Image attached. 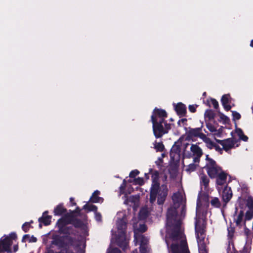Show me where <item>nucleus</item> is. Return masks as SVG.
I'll use <instances>...</instances> for the list:
<instances>
[{
    "instance_id": "dca6fc26",
    "label": "nucleus",
    "mask_w": 253,
    "mask_h": 253,
    "mask_svg": "<svg viewBox=\"0 0 253 253\" xmlns=\"http://www.w3.org/2000/svg\"><path fill=\"white\" fill-rule=\"evenodd\" d=\"M232 197V192L230 187L227 185L225 186L222 192V200L223 202L227 204Z\"/></svg>"
},
{
    "instance_id": "20e7f679",
    "label": "nucleus",
    "mask_w": 253,
    "mask_h": 253,
    "mask_svg": "<svg viewBox=\"0 0 253 253\" xmlns=\"http://www.w3.org/2000/svg\"><path fill=\"white\" fill-rule=\"evenodd\" d=\"M68 224L63 216L59 219L56 223L58 232L61 234H72L75 236L77 233V230L72 226H68Z\"/></svg>"
},
{
    "instance_id": "ea45409f",
    "label": "nucleus",
    "mask_w": 253,
    "mask_h": 253,
    "mask_svg": "<svg viewBox=\"0 0 253 253\" xmlns=\"http://www.w3.org/2000/svg\"><path fill=\"white\" fill-rule=\"evenodd\" d=\"M212 206L215 208H219L221 206L220 202L218 198L215 197L211 202Z\"/></svg>"
},
{
    "instance_id": "c85d7f7f",
    "label": "nucleus",
    "mask_w": 253,
    "mask_h": 253,
    "mask_svg": "<svg viewBox=\"0 0 253 253\" xmlns=\"http://www.w3.org/2000/svg\"><path fill=\"white\" fill-rule=\"evenodd\" d=\"M83 209L86 210L87 212L93 211L95 212L97 211V207L95 205L92 204L89 205L86 203L83 206Z\"/></svg>"
},
{
    "instance_id": "69168bd1",
    "label": "nucleus",
    "mask_w": 253,
    "mask_h": 253,
    "mask_svg": "<svg viewBox=\"0 0 253 253\" xmlns=\"http://www.w3.org/2000/svg\"><path fill=\"white\" fill-rule=\"evenodd\" d=\"M30 236L28 234H25L23 236L22 239V242L24 243L26 242L27 239H29Z\"/></svg>"
},
{
    "instance_id": "f257e3e1",
    "label": "nucleus",
    "mask_w": 253,
    "mask_h": 253,
    "mask_svg": "<svg viewBox=\"0 0 253 253\" xmlns=\"http://www.w3.org/2000/svg\"><path fill=\"white\" fill-rule=\"evenodd\" d=\"M155 188V192L153 191V188H150V202L151 204H153L157 198V204L158 205H163L166 201L168 195L169 189L167 185L164 184Z\"/></svg>"
},
{
    "instance_id": "79ce46f5",
    "label": "nucleus",
    "mask_w": 253,
    "mask_h": 253,
    "mask_svg": "<svg viewBox=\"0 0 253 253\" xmlns=\"http://www.w3.org/2000/svg\"><path fill=\"white\" fill-rule=\"evenodd\" d=\"M246 205L249 210H253V198L249 196L247 200Z\"/></svg>"
},
{
    "instance_id": "58836bf2",
    "label": "nucleus",
    "mask_w": 253,
    "mask_h": 253,
    "mask_svg": "<svg viewBox=\"0 0 253 253\" xmlns=\"http://www.w3.org/2000/svg\"><path fill=\"white\" fill-rule=\"evenodd\" d=\"M198 166V164H195L194 163L190 164L187 166V168L186 169V171L189 172H193L196 169Z\"/></svg>"
},
{
    "instance_id": "bb28decb",
    "label": "nucleus",
    "mask_w": 253,
    "mask_h": 253,
    "mask_svg": "<svg viewBox=\"0 0 253 253\" xmlns=\"http://www.w3.org/2000/svg\"><path fill=\"white\" fill-rule=\"evenodd\" d=\"M152 115H155L157 118L162 117L167 118L168 117L167 113L165 110L157 108H155L153 110Z\"/></svg>"
},
{
    "instance_id": "a19ab883",
    "label": "nucleus",
    "mask_w": 253,
    "mask_h": 253,
    "mask_svg": "<svg viewBox=\"0 0 253 253\" xmlns=\"http://www.w3.org/2000/svg\"><path fill=\"white\" fill-rule=\"evenodd\" d=\"M199 253H208L205 243L203 242L199 246Z\"/></svg>"
},
{
    "instance_id": "7ed1b4c3",
    "label": "nucleus",
    "mask_w": 253,
    "mask_h": 253,
    "mask_svg": "<svg viewBox=\"0 0 253 253\" xmlns=\"http://www.w3.org/2000/svg\"><path fill=\"white\" fill-rule=\"evenodd\" d=\"M17 239V236L15 232H11L8 235H4L0 239V252L12 253L11 246L13 241Z\"/></svg>"
},
{
    "instance_id": "a211bd4d",
    "label": "nucleus",
    "mask_w": 253,
    "mask_h": 253,
    "mask_svg": "<svg viewBox=\"0 0 253 253\" xmlns=\"http://www.w3.org/2000/svg\"><path fill=\"white\" fill-rule=\"evenodd\" d=\"M227 174L223 170H221L217 176L216 178V184L218 185H223L226 182Z\"/></svg>"
},
{
    "instance_id": "0e129e2a",
    "label": "nucleus",
    "mask_w": 253,
    "mask_h": 253,
    "mask_svg": "<svg viewBox=\"0 0 253 253\" xmlns=\"http://www.w3.org/2000/svg\"><path fill=\"white\" fill-rule=\"evenodd\" d=\"M37 241V239L34 237V236H32L31 237H30L29 239V243H35Z\"/></svg>"
},
{
    "instance_id": "2eb2a0df",
    "label": "nucleus",
    "mask_w": 253,
    "mask_h": 253,
    "mask_svg": "<svg viewBox=\"0 0 253 253\" xmlns=\"http://www.w3.org/2000/svg\"><path fill=\"white\" fill-rule=\"evenodd\" d=\"M231 97L229 94H226L222 95L221 102L224 109L226 111H230L231 106L228 104L231 102Z\"/></svg>"
},
{
    "instance_id": "c9c22d12",
    "label": "nucleus",
    "mask_w": 253,
    "mask_h": 253,
    "mask_svg": "<svg viewBox=\"0 0 253 253\" xmlns=\"http://www.w3.org/2000/svg\"><path fill=\"white\" fill-rule=\"evenodd\" d=\"M228 230V239L230 241H233V238L235 233V228L232 226H230L227 228Z\"/></svg>"
},
{
    "instance_id": "cd10ccee",
    "label": "nucleus",
    "mask_w": 253,
    "mask_h": 253,
    "mask_svg": "<svg viewBox=\"0 0 253 253\" xmlns=\"http://www.w3.org/2000/svg\"><path fill=\"white\" fill-rule=\"evenodd\" d=\"M203 141L206 143V146L210 149L213 148L215 143L212 141L211 139L206 135L202 139Z\"/></svg>"
},
{
    "instance_id": "4d7b16f0",
    "label": "nucleus",
    "mask_w": 253,
    "mask_h": 253,
    "mask_svg": "<svg viewBox=\"0 0 253 253\" xmlns=\"http://www.w3.org/2000/svg\"><path fill=\"white\" fill-rule=\"evenodd\" d=\"M147 229V226L145 224H140L139 225V230L143 233L146 231Z\"/></svg>"
},
{
    "instance_id": "5701e85b",
    "label": "nucleus",
    "mask_w": 253,
    "mask_h": 253,
    "mask_svg": "<svg viewBox=\"0 0 253 253\" xmlns=\"http://www.w3.org/2000/svg\"><path fill=\"white\" fill-rule=\"evenodd\" d=\"M67 209L64 208L63 204H59L54 209L53 213L54 215H62L65 214L67 212Z\"/></svg>"
},
{
    "instance_id": "f03ea898",
    "label": "nucleus",
    "mask_w": 253,
    "mask_h": 253,
    "mask_svg": "<svg viewBox=\"0 0 253 253\" xmlns=\"http://www.w3.org/2000/svg\"><path fill=\"white\" fill-rule=\"evenodd\" d=\"M127 223L123 219H121L117 223L118 235L116 237L117 245L123 251L127 249L128 243L126 240V229Z\"/></svg>"
},
{
    "instance_id": "13d9d810",
    "label": "nucleus",
    "mask_w": 253,
    "mask_h": 253,
    "mask_svg": "<svg viewBox=\"0 0 253 253\" xmlns=\"http://www.w3.org/2000/svg\"><path fill=\"white\" fill-rule=\"evenodd\" d=\"M108 253H122V252L118 248H114L109 251Z\"/></svg>"
},
{
    "instance_id": "f704fd0d",
    "label": "nucleus",
    "mask_w": 253,
    "mask_h": 253,
    "mask_svg": "<svg viewBox=\"0 0 253 253\" xmlns=\"http://www.w3.org/2000/svg\"><path fill=\"white\" fill-rule=\"evenodd\" d=\"M154 148L157 152H163L165 149V146L162 142H155L154 144Z\"/></svg>"
},
{
    "instance_id": "1a4fd4ad",
    "label": "nucleus",
    "mask_w": 253,
    "mask_h": 253,
    "mask_svg": "<svg viewBox=\"0 0 253 253\" xmlns=\"http://www.w3.org/2000/svg\"><path fill=\"white\" fill-rule=\"evenodd\" d=\"M202 128L203 125L200 127L194 128L189 127V130L186 132V140L193 141V138L194 137H199L202 139L206 135L205 134L202 132Z\"/></svg>"
},
{
    "instance_id": "9b49d317",
    "label": "nucleus",
    "mask_w": 253,
    "mask_h": 253,
    "mask_svg": "<svg viewBox=\"0 0 253 253\" xmlns=\"http://www.w3.org/2000/svg\"><path fill=\"white\" fill-rule=\"evenodd\" d=\"M177 212L176 209L174 208H170L168 209L167 213V225H172L177 222H181L177 219Z\"/></svg>"
},
{
    "instance_id": "37998d69",
    "label": "nucleus",
    "mask_w": 253,
    "mask_h": 253,
    "mask_svg": "<svg viewBox=\"0 0 253 253\" xmlns=\"http://www.w3.org/2000/svg\"><path fill=\"white\" fill-rule=\"evenodd\" d=\"M31 227H33L30 225V222H26L22 226V229L25 232H27Z\"/></svg>"
},
{
    "instance_id": "774afa93",
    "label": "nucleus",
    "mask_w": 253,
    "mask_h": 253,
    "mask_svg": "<svg viewBox=\"0 0 253 253\" xmlns=\"http://www.w3.org/2000/svg\"><path fill=\"white\" fill-rule=\"evenodd\" d=\"M81 211V210L80 208V207H77L75 210L73 211V212H74L75 213L80 214Z\"/></svg>"
},
{
    "instance_id": "c03bdc74",
    "label": "nucleus",
    "mask_w": 253,
    "mask_h": 253,
    "mask_svg": "<svg viewBox=\"0 0 253 253\" xmlns=\"http://www.w3.org/2000/svg\"><path fill=\"white\" fill-rule=\"evenodd\" d=\"M134 183L136 185L141 186L144 184V180L143 178L138 177L134 179Z\"/></svg>"
},
{
    "instance_id": "f8f14e48",
    "label": "nucleus",
    "mask_w": 253,
    "mask_h": 253,
    "mask_svg": "<svg viewBox=\"0 0 253 253\" xmlns=\"http://www.w3.org/2000/svg\"><path fill=\"white\" fill-rule=\"evenodd\" d=\"M149 173L151 174L152 177V182L151 188H153V191L155 192V188L160 186L159 182L160 173L159 171L157 170H154L153 169L150 168L149 169Z\"/></svg>"
},
{
    "instance_id": "864d4df0",
    "label": "nucleus",
    "mask_w": 253,
    "mask_h": 253,
    "mask_svg": "<svg viewBox=\"0 0 253 253\" xmlns=\"http://www.w3.org/2000/svg\"><path fill=\"white\" fill-rule=\"evenodd\" d=\"M155 116V117H156V116L155 115H154ZM165 118H163V117H162V118H156L155 117V119L156 120V122H157L158 123H161V124L163 125V124H164L165 122H166V121H165Z\"/></svg>"
},
{
    "instance_id": "e2e57ef3",
    "label": "nucleus",
    "mask_w": 253,
    "mask_h": 253,
    "mask_svg": "<svg viewBox=\"0 0 253 253\" xmlns=\"http://www.w3.org/2000/svg\"><path fill=\"white\" fill-rule=\"evenodd\" d=\"M241 140H242L244 141H247L248 140V137L245 135L244 133L241 135V137H239Z\"/></svg>"
},
{
    "instance_id": "09e8293b",
    "label": "nucleus",
    "mask_w": 253,
    "mask_h": 253,
    "mask_svg": "<svg viewBox=\"0 0 253 253\" xmlns=\"http://www.w3.org/2000/svg\"><path fill=\"white\" fill-rule=\"evenodd\" d=\"M244 226L245 235L247 236V238H248L251 235V230L247 227L245 222H244Z\"/></svg>"
},
{
    "instance_id": "3c124183",
    "label": "nucleus",
    "mask_w": 253,
    "mask_h": 253,
    "mask_svg": "<svg viewBox=\"0 0 253 253\" xmlns=\"http://www.w3.org/2000/svg\"><path fill=\"white\" fill-rule=\"evenodd\" d=\"M197 107V105H190L188 106V109L190 112L195 113L196 111V108Z\"/></svg>"
},
{
    "instance_id": "72a5a7b5",
    "label": "nucleus",
    "mask_w": 253,
    "mask_h": 253,
    "mask_svg": "<svg viewBox=\"0 0 253 253\" xmlns=\"http://www.w3.org/2000/svg\"><path fill=\"white\" fill-rule=\"evenodd\" d=\"M72 224L74 227L79 228L84 226V222L81 219L75 217Z\"/></svg>"
},
{
    "instance_id": "4c0bfd02",
    "label": "nucleus",
    "mask_w": 253,
    "mask_h": 253,
    "mask_svg": "<svg viewBox=\"0 0 253 253\" xmlns=\"http://www.w3.org/2000/svg\"><path fill=\"white\" fill-rule=\"evenodd\" d=\"M218 113L219 114L220 119L223 121L224 124H229L230 119L227 116L220 112L219 111H218Z\"/></svg>"
},
{
    "instance_id": "a878e982",
    "label": "nucleus",
    "mask_w": 253,
    "mask_h": 253,
    "mask_svg": "<svg viewBox=\"0 0 253 253\" xmlns=\"http://www.w3.org/2000/svg\"><path fill=\"white\" fill-rule=\"evenodd\" d=\"M244 211L241 210L238 215H237V217L234 218V222H235L236 226L239 228H241L242 226L241 224L244 219Z\"/></svg>"
},
{
    "instance_id": "412c9836",
    "label": "nucleus",
    "mask_w": 253,
    "mask_h": 253,
    "mask_svg": "<svg viewBox=\"0 0 253 253\" xmlns=\"http://www.w3.org/2000/svg\"><path fill=\"white\" fill-rule=\"evenodd\" d=\"M100 194L99 191L96 190L92 194L89 199V202L92 203H102L103 202V198L99 196Z\"/></svg>"
},
{
    "instance_id": "0eeeda50",
    "label": "nucleus",
    "mask_w": 253,
    "mask_h": 253,
    "mask_svg": "<svg viewBox=\"0 0 253 253\" xmlns=\"http://www.w3.org/2000/svg\"><path fill=\"white\" fill-rule=\"evenodd\" d=\"M151 121L153 124L154 135L156 138H161L164 134L167 133V131L164 130L163 125L161 124V123H158L157 122H156L154 115L151 116Z\"/></svg>"
},
{
    "instance_id": "6e6552de",
    "label": "nucleus",
    "mask_w": 253,
    "mask_h": 253,
    "mask_svg": "<svg viewBox=\"0 0 253 253\" xmlns=\"http://www.w3.org/2000/svg\"><path fill=\"white\" fill-rule=\"evenodd\" d=\"M195 228L197 239V240L200 239V234L202 240L204 241L205 236L206 221L205 219H204L202 223L201 224V220L199 219L195 218Z\"/></svg>"
},
{
    "instance_id": "49530a36",
    "label": "nucleus",
    "mask_w": 253,
    "mask_h": 253,
    "mask_svg": "<svg viewBox=\"0 0 253 253\" xmlns=\"http://www.w3.org/2000/svg\"><path fill=\"white\" fill-rule=\"evenodd\" d=\"M232 116L233 117V120L234 121L235 120H239L241 119V116L238 112L236 111H232Z\"/></svg>"
},
{
    "instance_id": "393cba45",
    "label": "nucleus",
    "mask_w": 253,
    "mask_h": 253,
    "mask_svg": "<svg viewBox=\"0 0 253 253\" xmlns=\"http://www.w3.org/2000/svg\"><path fill=\"white\" fill-rule=\"evenodd\" d=\"M190 150L194 156H202L203 155L202 149L197 145V144H192L190 147Z\"/></svg>"
},
{
    "instance_id": "4468645a",
    "label": "nucleus",
    "mask_w": 253,
    "mask_h": 253,
    "mask_svg": "<svg viewBox=\"0 0 253 253\" xmlns=\"http://www.w3.org/2000/svg\"><path fill=\"white\" fill-rule=\"evenodd\" d=\"M51 244L57 246L59 249H65L66 244L63 236L53 235Z\"/></svg>"
},
{
    "instance_id": "b1692460",
    "label": "nucleus",
    "mask_w": 253,
    "mask_h": 253,
    "mask_svg": "<svg viewBox=\"0 0 253 253\" xmlns=\"http://www.w3.org/2000/svg\"><path fill=\"white\" fill-rule=\"evenodd\" d=\"M200 185L204 186L205 189H207L209 187L210 179L205 173L201 174L200 176Z\"/></svg>"
},
{
    "instance_id": "338daca9",
    "label": "nucleus",
    "mask_w": 253,
    "mask_h": 253,
    "mask_svg": "<svg viewBox=\"0 0 253 253\" xmlns=\"http://www.w3.org/2000/svg\"><path fill=\"white\" fill-rule=\"evenodd\" d=\"M126 181L125 179H124L123 181L122 184L120 186V189H124L126 186Z\"/></svg>"
},
{
    "instance_id": "473e14b6",
    "label": "nucleus",
    "mask_w": 253,
    "mask_h": 253,
    "mask_svg": "<svg viewBox=\"0 0 253 253\" xmlns=\"http://www.w3.org/2000/svg\"><path fill=\"white\" fill-rule=\"evenodd\" d=\"M63 217L64 218L68 224H72L75 218L76 217L74 215L67 213H65Z\"/></svg>"
},
{
    "instance_id": "ddd939ff",
    "label": "nucleus",
    "mask_w": 253,
    "mask_h": 253,
    "mask_svg": "<svg viewBox=\"0 0 253 253\" xmlns=\"http://www.w3.org/2000/svg\"><path fill=\"white\" fill-rule=\"evenodd\" d=\"M208 207L205 208L202 206V204L199 197L197 199L196 206V217L201 220V218L204 217L206 218L207 215Z\"/></svg>"
},
{
    "instance_id": "2f4dec72",
    "label": "nucleus",
    "mask_w": 253,
    "mask_h": 253,
    "mask_svg": "<svg viewBox=\"0 0 253 253\" xmlns=\"http://www.w3.org/2000/svg\"><path fill=\"white\" fill-rule=\"evenodd\" d=\"M210 103H211L213 105V107L215 109L217 110L219 109L218 102L215 99L211 98L210 100H207V105L210 107H211Z\"/></svg>"
},
{
    "instance_id": "39448f33",
    "label": "nucleus",
    "mask_w": 253,
    "mask_h": 253,
    "mask_svg": "<svg viewBox=\"0 0 253 253\" xmlns=\"http://www.w3.org/2000/svg\"><path fill=\"white\" fill-rule=\"evenodd\" d=\"M169 228V238L173 241H177L181 238V222H177L172 225H167Z\"/></svg>"
},
{
    "instance_id": "6ab92c4d",
    "label": "nucleus",
    "mask_w": 253,
    "mask_h": 253,
    "mask_svg": "<svg viewBox=\"0 0 253 253\" xmlns=\"http://www.w3.org/2000/svg\"><path fill=\"white\" fill-rule=\"evenodd\" d=\"M63 237L64 238L65 245V249L69 248L70 246H73L76 241V239L70 236L71 234H63Z\"/></svg>"
},
{
    "instance_id": "680f3d73",
    "label": "nucleus",
    "mask_w": 253,
    "mask_h": 253,
    "mask_svg": "<svg viewBox=\"0 0 253 253\" xmlns=\"http://www.w3.org/2000/svg\"><path fill=\"white\" fill-rule=\"evenodd\" d=\"M206 160L207 161H208V162H207V163L206 164H210L211 162V161H212L213 162H215V161L213 159L210 158L208 155H206Z\"/></svg>"
},
{
    "instance_id": "4be33fe9",
    "label": "nucleus",
    "mask_w": 253,
    "mask_h": 253,
    "mask_svg": "<svg viewBox=\"0 0 253 253\" xmlns=\"http://www.w3.org/2000/svg\"><path fill=\"white\" fill-rule=\"evenodd\" d=\"M234 145L235 142L232 138H227L224 139L223 143L222 146L223 150L226 152H228L234 147Z\"/></svg>"
},
{
    "instance_id": "a18cd8bd",
    "label": "nucleus",
    "mask_w": 253,
    "mask_h": 253,
    "mask_svg": "<svg viewBox=\"0 0 253 253\" xmlns=\"http://www.w3.org/2000/svg\"><path fill=\"white\" fill-rule=\"evenodd\" d=\"M206 126L211 132L216 131V128L210 123H207Z\"/></svg>"
},
{
    "instance_id": "aec40b11",
    "label": "nucleus",
    "mask_w": 253,
    "mask_h": 253,
    "mask_svg": "<svg viewBox=\"0 0 253 253\" xmlns=\"http://www.w3.org/2000/svg\"><path fill=\"white\" fill-rule=\"evenodd\" d=\"M47 211L43 212L42 216L38 219V221L43 223L44 226L49 225L51 223V216L47 215Z\"/></svg>"
},
{
    "instance_id": "c756f323",
    "label": "nucleus",
    "mask_w": 253,
    "mask_h": 253,
    "mask_svg": "<svg viewBox=\"0 0 253 253\" xmlns=\"http://www.w3.org/2000/svg\"><path fill=\"white\" fill-rule=\"evenodd\" d=\"M237 251L236 250L234 245L233 241H228V245L227 248V253H237Z\"/></svg>"
},
{
    "instance_id": "bf43d9fd",
    "label": "nucleus",
    "mask_w": 253,
    "mask_h": 253,
    "mask_svg": "<svg viewBox=\"0 0 253 253\" xmlns=\"http://www.w3.org/2000/svg\"><path fill=\"white\" fill-rule=\"evenodd\" d=\"M236 132L239 137H241V135L244 133L243 130L240 128H236Z\"/></svg>"
},
{
    "instance_id": "423d86ee",
    "label": "nucleus",
    "mask_w": 253,
    "mask_h": 253,
    "mask_svg": "<svg viewBox=\"0 0 253 253\" xmlns=\"http://www.w3.org/2000/svg\"><path fill=\"white\" fill-rule=\"evenodd\" d=\"M204 168L207 170V173L211 179L215 178V177L221 170V168L217 165L216 162H213L211 161L210 164H206Z\"/></svg>"
},
{
    "instance_id": "9d476101",
    "label": "nucleus",
    "mask_w": 253,
    "mask_h": 253,
    "mask_svg": "<svg viewBox=\"0 0 253 253\" xmlns=\"http://www.w3.org/2000/svg\"><path fill=\"white\" fill-rule=\"evenodd\" d=\"M170 249L172 253H190L186 240H181L179 244H171Z\"/></svg>"
},
{
    "instance_id": "603ef678",
    "label": "nucleus",
    "mask_w": 253,
    "mask_h": 253,
    "mask_svg": "<svg viewBox=\"0 0 253 253\" xmlns=\"http://www.w3.org/2000/svg\"><path fill=\"white\" fill-rule=\"evenodd\" d=\"M213 148H214L215 151L218 152L220 154H222L223 150V148H220L219 145L215 143Z\"/></svg>"
},
{
    "instance_id": "052dcab7",
    "label": "nucleus",
    "mask_w": 253,
    "mask_h": 253,
    "mask_svg": "<svg viewBox=\"0 0 253 253\" xmlns=\"http://www.w3.org/2000/svg\"><path fill=\"white\" fill-rule=\"evenodd\" d=\"M195 157L193 159V163H199L200 162V158L202 156H195Z\"/></svg>"
},
{
    "instance_id": "de8ad7c7",
    "label": "nucleus",
    "mask_w": 253,
    "mask_h": 253,
    "mask_svg": "<svg viewBox=\"0 0 253 253\" xmlns=\"http://www.w3.org/2000/svg\"><path fill=\"white\" fill-rule=\"evenodd\" d=\"M139 171L137 169H134L130 171L129 176L130 178H135L136 176L138 175Z\"/></svg>"
},
{
    "instance_id": "5fc2aeb1",
    "label": "nucleus",
    "mask_w": 253,
    "mask_h": 253,
    "mask_svg": "<svg viewBox=\"0 0 253 253\" xmlns=\"http://www.w3.org/2000/svg\"><path fill=\"white\" fill-rule=\"evenodd\" d=\"M165 127L164 130L167 131V133L169 132V130L171 129L170 125L169 124L167 123V122H165L164 123Z\"/></svg>"
},
{
    "instance_id": "e433bc0d",
    "label": "nucleus",
    "mask_w": 253,
    "mask_h": 253,
    "mask_svg": "<svg viewBox=\"0 0 253 253\" xmlns=\"http://www.w3.org/2000/svg\"><path fill=\"white\" fill-rule=\"evenodd\" d=\"M244 215V222L251 220L253 217V210H248Z\"/></svg>"
},
{
    "instance_id": "6e6d98bb",
    "label": "nucleus",
    "mask_w": 253,
    "mask_h": 253,
    "mask_svg": "<svg viewBox=\"0 0 253 253\" xmlns=\"http://www.w3.org/2000/svg\"><path fill=\"white\" fill-rule=\"evenodd\" d=\"M251 249V247L250 246L249 248L245 246H244L242 251L241 252V253H250V250Z\"/></svg>"
},
{
    "instance_id": "7c9ffc66",
    "label": "nucleus",
    "mask_w": 253,
    "mask_h": 253,
    "mask_svg": "<svg viewBox=\"0 0 253 253\" xmlns=\"http://www.w3.org/2000/svg\"><path fill=\"white\" fill-rule=\"evenodd\" d=\"M205 118H207L209 120L214 119L215 116V114L214 111L211 109H207L204 114Z\"/></svg>"
},
{
    "instance_id": "8fccbe9b",
    "label": "nucleus",
    "mask_w": 253,
    "mask_h": 253,
    "mask_svg": "<svg viewBox=\"0 0 253 253\" xmlns=\"http://www.w3.org/2000/svg\"><path fill=\"white\" fill-rule=\"evenodd\" d=\"M94 214L95 220L98 222H101L102 221L101 214L100 212H97V211L94 212Z\"/></svg>"
},
{
    "instance_id": "f3484780",
    "label": "nucleus",
    "mask_w": 253,
    "mask_h": 253,
    "mask_svg": "<svg viewBox=\"0 0 253 253\" xmlns=\"http://www.w3.org/2000/svg\"><path fill=\"white\" fill-rule=\"evenodd\" d=\"M175 110L180 117H184L186 114V107L181 102L178 103L175 106Z\"/></svg>"
}]
</instances>
